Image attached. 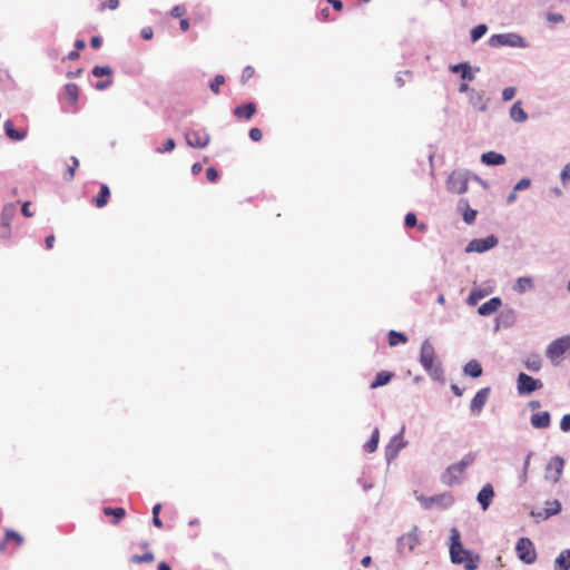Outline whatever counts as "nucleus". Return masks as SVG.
I'll return each mask as SVG.
<instances>
[{"mask_svg": "<svg viewBox=\"0 0 570 570\" xmlns=\"http://www.w3.org/2000/svg\"><path fill=\"white\" fill-rule=\"evenodd\" d=\"M463 372L465 375L472 379H476L482 375L483 371L481 364L478 361L471 360L464 365Z\"/></svg>", "mask_w": 570, "mask_h": 570, "instance_id": "nucleus-26", "label": "nucleus"}, {"mask_svg": "<svg viewBox=\"0 0 570 570\" xmlns=\"http://www.w3.org/2000/svg\"><path fill=\"white\" fill-rule=\"evenodd\" d=\"M380 440V431L375 428L372 432L370 440L364 444V450L368 453H373L376 451Z\"/></svg>", "mask_w": 570, "mask_h": 570, "instance_id": "nucleus-33", "label": "nucleus"}, {"mask_svg": "<svg viewBox=\"0 0 570 570\" xmlns=\"http://www.w3.org/2000/svg\"><path fill=\"white\" fill-rule=\"evenodd\" d=\"M102 511L106 517H112V523H118L126 514L124 508H105Z\"/></svg>", "mask_w": 570, "mask_h": 570, "instance_id": "nucleus-34", "label": "nucleus"}, {"mask_svg": "<svg viewBox=\"0 0 570 570\" xmlns=\"http://www.w3.org/2000/svg\"><path fill=\"white\" fill-rule=\"evenodd\" d=\"M11 541H13L17 547H20L23 543V538L13 530H7L3 541L0 542V552H4L7 543Z\"/></svg>", "mask_w": 570, "mask_h": 570, "instance_id": "nucleus-23", "label": "nucleus"}, {"mask_svg": "<svg viewBox=\"0 0 570 570\" xmlns=\"http://www.w3.org/2000/svg\"><path fill=\"white\" fill-rule=\"evenodd\" d=\"M186 144L193 148H205L209 141L210 136L208 132L204 131L203 134L197 130L187 129L185 131Z\"/></svg>", "mask_w": 570, "mask_h": 570, "instance_id": "nucleus-11", "label": "nucleus"}, {"mask_svg": "<svg viewBox=\"0 0 570 570\" xmlns=\"http://www.w3.org/2000/svg\"><path fill=\"white\" fill-rule=\"evenodd\" d=\"M490 393L491 389L489 386L483 387L476 392L470 404V411L473 415H479L482 412L484 405L488 402Z\"/></svg>", "mask_w": 570, "mask_h": 570, "instance_id": "nucleus-14", "label": "nucleus"}, {"mask_svg": "<svg viewBox=\"0 0 570 570\" xmlns=\"http://www.w3.org/2000/svg\"><path fill=\"white\" fill-rule=\"evenodd\" d=\"M483 92L481 91H476L475 89L474 90H471V94L469 95V102L471 104V106L479 110V111H485L487 110V104L483 102Z\"/></svg>", "mask_w": 570, "mask_h": 570, "instance_id": "nucleus-25", "label": "nucleus"}, {"mask_svg": "<svg viewBox=\"0 0 570 570\" xmlns=\"http://www.w3.org/2000/svg\"><path fill=\"white\" fill-rule=\"evenodd\" d=\"M65 90L67 96L70 98L72 102H76L79 97V88L76 83H67L65 86Z\"/></svg>", "mask_w": 570, "mask_h": 570, "instance_id": "nucleus-39", "label": "nucleus"}, {"mask_svg": "<svg viewBox=\"0 0 570 570\" xmlns=\"http://www.w3.org/2000/svg\"><path fill=\"white\" fill-rule=\"evenodd\" d=\"M570 350V335H563L553 340L546 350V355L551 362H556Z\"/></svg>", "mask_w": 570, "mask_h": 570, "instance_id": "nucleus-7", "label": "nucleus"}, {"mask_svg": "<svg viewBox=\"0 0 570 570\" xmlns=\"http://www.w3.org/2000/svg\"><path fill=\"white\" fill-rule=\"evenodd\" d=\"M29 206H30V202H26L22 204V207H21V213L26 217H31L33 215V213L30 212Z\"/></svg>", "mask_w": 570, "mask_h": 570, "instance_id": "nucleus-61", "label": "nucleus"}, {"mask_svg": "<svg viewBox=\"0 0 570 570\" xmlns=\"http://www.w3.org/2000/svg\"><path fill=\"white\" fill-rule=\"evenodd\" d=\"M523 364L527 370L539 372L542 367V358L539 354H531L523 361Z\"/></svg>", "mask_w": 570, "mask_h": 570, "instance_id": "nucleus-29", "label": "nucleus"}, {"mask_svg": "<svg viewBox=\"0 0 570 570\" xmlns=\"http://www.w3.org/2000/svg\"><path fill=\"white\" fill-rule=\"evenodd\" d=\"M248 136L253 141H259L263 137V134L259 128L254 127L249 129Z\"/></svg>", "mask_w": 570, "mask_h": 570, "instance_id": "nucleus-53", "label": "nucleus"}, {"mask_svg": "<svg viewBox=\"0 0 570 570\" xmlns=\"http://www.w3.org/2000/svg\"><path fill=\"white\" fill-rule=\"evenodd\" d=\"M560 430L562 432L570 431V414H564L560 421Z\"/></svg>", "mask_w": 570, "mask_h": 570, "instance_id": "nucleus-54", "label": "nucleus"}, {"mask_svg": "<svg viewBox=\"0 0 570 570\" xmlns=\"http://www.w3.org/2000/svg\"><path fill=\"white\" fill-rule=\"evenodd\" d=\"M560 180L563 186H567L570 181V163L566 164L560 173Z\"/></svg>", "mask_w": 570, "mask_h": 570, "instance_id": "nucleus-47", "label": "nucleus"}, {"mask_svg": "<svg viewBox=\"0 0 570 570\" xmlns=\"http://www.w3.org/2000/svg\"><path fill=\"white\" fill-rule=\"evenodd\" d=\"M499 244L495 235H489L484 238H473L465 247V253H485Z\"/></svg>", "mask_w": 570, "mask_h": 570, "instance_id": "nucleus-8", "label": "nucleus"}, {"mask_svg": "<svg viewBox=\"0 0 570 570\" xmlns=\"http://www.w3.org/2000/svg\"><path fill=\"white\" fill-rule=\"evenodd\" d=\"M547 20L551 23H560L564 21V17L563 14L558 12H549L547 14Z\"/></svg>", "mask_w": 570, "mask_h": 570, "instance_id": "nucleus-51", "label": "nucleus"}, {"mask_svg": "<svg viewBox=\"0 0 570 570\" xmlns=\"http://www.w3.org/2000/svg\"><path fill=\"white\" fill-rule=\"evenodd\" d=\"M203 170V166L200 163H195L193 166H191V174L193 175H198L200 174V171Z\"/></svg>", "mask_w": 570, "mask_h": 570, "instance_id": "nucleus-64", "label": "nucleus"}, {"mask_svg": "<svg viewBox=\"0 0 570 570\" xmlns=\"http://www.w3.org/2000/svg\"><path fill=\"white\" fill-rule=\"evenodd\" d=\"M102 45V39L98 36H95L90 39V46L94 48V49H99Z\"/></svg>", "mask_w": 570, "mask_h": 570, "instance_id": "nucleus-60", "label": "nucleus"}, {"mask_svg": "<svg viewBox=\"0 0 570 570\" xmlns=\"http://www.w3.org/2000/svg\"><path fill=\"white\" fill-rule=\"evenodd\" d=\"M542 386L543 383L539 379H534L523 372H520L517 377V391L519 395H530L542 389Z\"/></svg>", "mask_w": 570, "mask_h": 570, "instance_id": "nucleus-6", "label": "nucleus"}, {"mask_svg": "<svg viewBox=\"0 0 570 570\" xmlns=\"http://www.w3.org/2000/svg\"><path fill=\"white\" fill-rule=\"evenodd\" d=\"M534 287L533 278L530 276H522L517 278L512 288L515 293L522 295Z\"/></svg>", "mask_w": 570, "mask_h": 570, "instance_id": "nucleus-21", "label": "nucleus"}, {"mask_svg": "<svg viewBox=\"0 0 570 570\" xmlns=\"http://www.w3.org/2000/svg\"><path fill=\"white\" fill-rule=\"evenodd\" d=\"M470 178L482 183L479 176L472 175L469 170H453L446 179V188L450 193L464 194L468 191V184Z\"/></svg>", "mask_w": 570, "mask_h": 570, "instance_id": "nucleus-4", "label": "nucleus"}, {"mask_svg": "<svg viewBox=\"0 0 570 570\" xmlns=\"http://www.w3.org/2000/svg\"><path fill=\"white\" fill-rule=\"evenodd\" d=\"M254 73H255V70L252 66L245 67L243 70L242 77H240L242 83H245L249 78H252L254 76Z\"/></svg>", "mask_w": 570, "mask_h": 570, "instance_id": "nucleus-52", "label": "nucleus"}, {"mask_svg": "<svg viewBox=\"0 0 570 570\" xmlns=\"http://www.w3.org/2000/svg\"><path fill=\"white\" fill-rule=\"evenodd\" d=\"M530 423L534 429H547L551 423V415L548 411L538 412L531 415Z\"/></svg>", "mask_w": 570, "mask_h": 570, "instance_id": "nucleus-17", "label": "nucleus"}, {"mask_svg": "<svg viewBox=\"0 0 570 570\" xmlns=\"http://www.w3.org/2000/svg\"><path fill=\"white\" fill-rule=\"evenodd\" d=\"M510 117L515 122H524L528 120V114L522 108V102L520 100L515 101L510 108Z\"/></svg>", "mask_w": 570, "mask_h": 570, "instance_id": "nucleus-22", "label": "nucleus"}, {"mask_svg": "<svg viewBox=\"0 0 570 570\" xmlns=\"http://www.w3.org/2000/svg\"><path fill=\"white\" fill-rule=\"evenodd\" d=\"M517 89L514 87H507L502 91L503 101H510L514 98Z\"/></svg>", "mask_w": 570, "mask_h": 570, "instance_id": "nucleus-49", "label": "nucleus"}, {"mask_svg": "<svg viewBox=\"0 0 570 570\" xmlns=\"http://www.w3.org/2000/svg\"><path fill=\"white\" fill-rule=\"evenodd\" d=\"M91 73L97 77H110L112 75V69L109 66H95L91 70Z\"/></svg>", "mask_w": 570, "mask_h": 570, "instance_id": "nucleus-38", "label": "nucleus"}, {"mask_svg": "<svg viewBox=\"0 0 570 570\" xmlns=\"http://www.w3.org/2000/svg\"><path fill=\"white\" fill-rule=\"evenodd\" d=\"M154 554L151 552H146L144 554H134L131 558H130V561L132 563H142V562H153L154 561Z\"/></svg>", "mask_w": 570, "mask_h": 570, "instance_id": "nucleus-40", "label": "nucleus"}, {"mask_svg": "<svg viewBox=\"0 0 570 570\" xmlns=\"http://www.w3.org/2000/svg\"><path fill=\"white\" fill-rule=\"evenodd\" d=\"M140 36L145 40H150L154 36V31L150 27H145L140 31Z\"/></svg>", "mask_w": 570, "mask_h": 570, "instance_id": "nucleus-57", "label": "nucleus"}, {"mask_svg": "<svg viewBox=\"0 0 570 570\" xmlns=\"http://www.w3.org/2000/svg\"><path fill=\"white\" fill-rule=\"evenodd\" d=\"M488 31V26L485 23H480L471 29L470 37L471 41L474 43L479 41Z\"/></svg>", "mask_w": 570, "mask_h": 570, "instance_id": "nucleus-37", "label": "nucleus"}, {"mask_svg": "<svg viewBox=\"0 0 570 570\" xmlns=\"http://www.w3.org/2000/svg\"><path fill=\"white\" fill-rule=\"evenodd\" d=\"M110 197V189L106 184L100 186L98 195L95 197L94 203L96 207L102 208L108 204Z\"/></svg>", "mask_w": 570, "mask_h": 570, "instance_id": "nucleus-27", "label": "nucleus"}, {"mask_svg": "<svg viewBox=\"0 0 570 570\" xmlns=\"http://www.w3.org/2000/svg\"><path fill=\"white\" fill-rule=\"evenodd\" d=\"M3 128L7 137L11 140L21 141L27 136V131L24 129H16L12 120L10 119L4 121Z\"/></svg>", "mask_w": 570, "mask_h": 570, "instance_id": "nucleus-19", "label": "nucleus"}, {"mask_svg": "<svg viewBox=\"0 0 570 570\" xmlns=\"http://www.w3.org/2000/svg\"><path fill=\"white\" fill-rule=\"evenodd\" d=\"M112 85L111 79L100 80L95 83V89L97 90H105L109 88Z\"/></svg>", "mask_w": 570, "mask_h": 570, "instance_id": "nucleus-55", "label": "nucleus"}, {"mask_svg": "<svg viewBox=\"0 0 570 570\" xmlns=\"http://www.w3.org/2000/svg\"><path fill=\"white\" fill-rule=\"evenodd\" d=\"M71 161H72V165H70L68 167V170L63 176L65 180H67V181H69L73 178L75 171H76L77 167L79 166V160L77 157L72 156Z\"/></svg>", "mask_w": 570, "mask_h": 570, "instance_id": "nucleus-44", "label": "nucleus"}, {"mask_svg": "<svg viewBox=\"0 0 570 570\" xmlns=\"http://www.w3.org/2000/svg\"><path fill=\"white\" fill-rule=\"evenodd\" d=\"M570 569V549L562 551L554 561V570Z\"/></svg>", "mask_w": 570, "mask_h": 570, "instance_id": "nucleus-28", "label": "nucleus"}, {"mask_svg": "<svg viewBox=\"0 0 570 570\" xmlns=\"http://www.w3.org/2000/svg\"><path fill=\"white\" fill-rule=\"evenodd\" d=\"M553 504L556 505L553 509H544L542 511H531V514L537 518V520H544L549 518L550 515L559 512L560 510V503L559 501H553Z\"/></svg>", "mask_w": 570, "mask_h": 570, "instance_id": "nucleus-36", "label": "nucleus"}, {"mask_svg": "<svg viewBox=\"0 0 570 570\" xmlns=\"http://www.w3.org/2000/svg\"><path fill=\"white\" fill-rule=\"evenodd\" d=\"M420 544L417 528L414 527L409 533L399 538L397 547L400 552H412Z\"/></svg>", "mask_w": 570, "mask_h": 570, "instance_id": "nucleus-13", "label": "nucleus"}, {"mask_svg": "<svg viewBox=\"0 0 570 570\" xmlns=\"http://www.w3.org/2000/svg\"><path fill=\"white\" fill-rule=\"evenodd\" d=\"M564 461L561 456H552L546 466V480L556 483L561 476Z\"/></svg>", "mask_w": 570, "mask_h": 570, "instance_id": "nucleus-12", "label": "nucleus"}, {"mask_svg": "<svg viewBox=\"0 0 570 570\" xmlns=\"http://www.w3.org/2000/svg\"><path fill=\"white\" fill-rule=\"evenodd\" d=\"M404 428L395 434L389 444L385 446V459L390 464L400 453L402 449H404L407 444L406 441L403 440Z\"/></svg>", "mask_w": 570, "mask_h": 570, "instance_id": "nucleus-10", "label": "nucleus"}, {"mask_svg": "<svg viewBox=\"0 0 570 570\" xmlns=\"http://www.w3.org/2000/svg\"><path fill=\"white\" fill-rule=\"evenodd\" d=\"M233 112L239 119L249 120L256 112V105L254 102H244L237 106Z\"/></svg>", "mask_w": 570, "mask_h": 570, "instance_id": "nucleus-18", "label": "nucleus"}, {"mask_svg": "<svg viewBox=\"0 0 570 570\" xmlns=\"http://www.w3.org/2000/svg\"><path fill=\"white\" fill-rule=\"evenodd\" d=\"M514 321V312L512 309H509L507 312L500 313V315L497 317V330L500 326L509 327L512 325Z\"/></svg>", "mask_w": 570, "mask_h": 570, "instance_id": "nucleus-31", "label": "nucleus"}, {"mask_svg": "<svg viewBox=\"0 0 570 570\" xmlns=\"http://www.w3.org/2000/svg\"><path fill=\"white\" fill-rule=\"evenodd\" d=\"M387 338L390 346H396L399 344H404L407 342V336L404 333L394 330H391L389 332Z\"/></svg>", "mask_w": 570, "mask_h": 570, "instance_id": "nucleus-32", "label": "nucleus"}, {"mask_svg": "<svg viewBox=\"0 0 570 570\" xmlns=\"http://www.w3.org/2000/svg\"><path fill=\"white\" fill-rule=\"evenodd\" d=\"M449 69L453 73H460L463 80L471 81L474 79V73L472 71L471 65L468 61L451 65Z\"/></svg>", "mask_w": 570, "mask_h": 570, "instance_id": "nucleus-15", "label": "nucleus"}, {"mask_svg": "<svg viewBox=\"0 0 570 570\" xmlns=\"http://www.w3.org/2000/svg\"><path fill=\"white\" fill-rule=\"evenodd\" d=\"M484 297V293L480 289H473L470 292L466 303L471 306H474L478 304V302Z\"/></svg>", "mask_w": 570, "mask_h": 570, "instance_id": "nucleus-41", "label": "nucleus"}, {"mask_svg": "<svg viewBox=\"0 0 570 570\" xmlns=\"http://www.w3.org/2000/svg\"><path fill=\"white\" fill-rule=\"evenodd\" d=\"M394 374L389 371H381L375 375V379L371 382L370 387L371 389H377L381 386H384L391 382Z\"/></svg>", "mask_w": 570, "mask_h": 570, "instance_id": "nucleus-24", "label": "nucleus"}, {"mask_svg": "<svg viewBox=\"0 0 570 570\" xmlns=\"http://www.w3.org/2000/svg\"><path fill=\"white\" fill-rule=\"evenodd\" d=\"M532 452H529L524 459V462H523V466H522V474L523 476L527 475V472H528V469H529V465H530V460H531V456H532Z\"/></svg>", "mask_w": 570, "mask_h": 570, "instance_id": "nucleus-59", "label": "nucleus"}, {"mask_svg": "<svg viewBox=\"0 0 570 570\" xmlns=\"http://www.w3.org/2000/svg\"><path fill=\"white\" fill-rule=\"evenodd\" d=\"M435 357L434 346L429 338L424 340L421 345L419 362L433 381L444 382V371L441 363L434 365Z\"/></svg>", "mask_w": 570, "mask_h": 570, "instance_id": "nucleus-2", "label": "nucleus"}, {"mask_svg": "<svg viewBox=\"0 0 570 570\" xmlns=\"http://www.w3.org/2000/svg\"><path fill=\"white\" fill-rule=\"evenodd\" d=\"M502 305V299L498 296L490 298L485 303H483L479 308L478 313L481 316H489L495 313Z\"/></svg>", "mask_w": 570, "mask_h": 570, "instance_id": "nucleus-16", "label": "nucleus"}, {"mask_svg": "<svg viewBox=\"0 0 570 570\" xmlns=\"http://www.w3.org/2000/svg\"><path fill=\"white\" fill-rule=\"evenodd\" d=\"M481 161L487 166H500L505 164V157L497 151H487L481 155Z\"/></svg>", "mask_w": 570, "mask_h": 570, "instance_id": "nucleus-20", "label": "nucleus"}, {"mask_svg": "<svg viewBox=\"0 0 570 570\" xmlns=\"http://www.w3.org/2000/svg\"><path fill=\"white\" fill-rule=\"evenodd\" d=\"M462 205L465 206V210L463 212V220L466 224H472L475 220V217H476V214H478L476 210L470 208L469 203H468L466 199H463V198L460 199L459 206L461 207Z\"/></svg>", "mask_w": 570, "mask_h": 570, "instance_id": "nucleus-35", "label": "nucleus"}, {"mask_svg": "<svg viewBox=\"0 0 570 570\" xmlns=\"http://www.w3.org/2000/svg\"><path fill=\"white\" fill-rule=\"evenodd\" d=\"M17 208L16 205L12 203L6 204L1 212V223L2 224H11V220L16 216Z\"/></svg>", "mask_w": 570, "mask_h": 570, "instance_id": "nucleus-30", "label": "nucleus"}, {"mask_svg": "<svg viewBox=\"0 0 570 570\" xmlns=\"http://www.w3.org/2000/svg\"><path fill=\"white\" fill-rule=\"evenodd\" d=\"M494 497V489L490 483L483 485L475 499H492Z\"/></svg>", "mask_w": 570, "mask_h": 570, "instance_id": "nucleus-42", "label": "nucleus"}, {"mask_svg": "<svg viewBox=\"0 0 570 570\" xmlns=\"http://www.w3.org/2000/svg\"><path fill=\"white\" fill-rule=\"evenodd\" d=\"M471 90H474V88H471L468 83L463 82L459 87L460 92H465L468 96L471 94Z\"/></svg>", "mask_w": 570, "mask_h": 570, "instance_id": "nucleus-63", "label": "nucleus"}, {"mask_svg": "<svg viewBox=\"0 0 570 570\" xmlns=\"http://www.w3.org/2000/svg\"><path fill=\"white\" fill-rule=\"evenodd\" d=\"M326 2L332 4L336 11H341L343 9V2L341 0H326Z\"/></svg>", "mask_w": 570, "mask_h": 570, "instance_id": "nucleus-62", "label": "nucleus"}, {"mask_svg": "<svg viewBox=\"0 0 570 570\" xmlns=\"http://www.w3.org/2000/svg\"><path fill=\"white\" fill-rule=\"evenodd\" d=\"M206 178L208 179V181L210 183H216L217 179L219 178V173L218 170L215 168V167H208L206 169Z\"/></svg>", "mask_w": 570, "mask_h": 570, "instance_id": "nucleus-48", "label": "nucleus"}, {"mask_svg": "<svg viewBox=\"0 0 570 570\" xmlns=\"http://www.w3.org/2000/svg\"><path fill=\"white\" fill-rule=\"evenodd\" d=\"M175 146H176L175 140H174L173 138H168V139L164 142L163 147H158V148L156 149V151H157V153H159V154H163V153H169V151L174 150Z\"/></svg>", "mask_w": 570, "mask_h": 570, "instance_id": "nucleus-45", "label": "nucleus"}, {"mask_svg": "<svg viewBox=\"0 0 570 570\" xmlns=\"http://www.w3.org/2000/svg\"><path fill=\"white\" fill-rule=\"evenodd\" d=\"M475 460V454L466 453L459 462L453 463L446 468L441 476V481L446 485L460 483L462 475L466 468H469Z\"/></svg>", "mask_w": 570, "mask_h": 570, "instance_id": "nucleus-3", "label": "nucleus"}, {"mask_svg": "<svg viewBox=\"0 0 570 570\" xmlns=\"http://www.w3.org/2000/svg\"><path fill=\"white\" fill-rule=\"evenodd\" d=\"M489 46L493 48L511 47V48H528L529 43L525 39L515 32L495 33L489 38Z\"/></svg>", "mask_w": 570, "mask_h": 570, "instance_id": "nucleus-5", "label": "nucleus"}, {"mask_svg": "<svg viewBox=\"0 0 570 570\" xmlns=\"http://www.w3.org/2000/svg\"><path fill=\"white\" fill-rule=\"evenodd\" d=\"M531 186V180L529 178L520 179L513 187L514 191H521L528 189Z\"/></svg>", "mask_w": 570, "mask_h": 570, "instance_id": "nucleus-50", "label": "nucleus"}, {"mask_svg": "<svg viewBox=\"0 0 570 570\" xmlns=\"http://www.w3.org/2000/svg\"><path fill=\"white\" fill-rule=\"evenodd\" d=\"M10 234V225L8 224H0V237L7 238Z\"/></svg>", "mask_w": 570, "mask_h": 570, "instance_id": "nucleus-58", "label": "nucleus"}, {"mask_svg": "<svg viewBox=\"0 0 570 570\" xmlns=\"http://www.w3.org/2000/svg\"><path fill=\"white\" fill-rule=\"evenodd\" d=\"M225 82V77L223 75H216L212 82L209 83V88L214 94H219V87Z\"/></svg>", "mask_w": 570, "mask_h": 570, "instance_id": "nucleus-43", "label": "nucleus"}, {"mask_svg": "<svg viewBox=\"0 0 570 570\" xmlns=\"http://www.w3.org/2000/svg\"><path fill=\"white\" fill-rule=\"evenodd\" d=\"M186 12V9L184 6H175L171 11H170V14L174 17V18H179L181 17L183 14H185Z\"/></svg>", "mask_w": 570, "mask_h": 570, "instance_id": "nucleus-56", "label": "nucleus"}, {"mask_svg": "<svg viewBox=\"0 0 570 570\" xmlns=\"http://www.w3.org/2000/svg\"><path fill=\"white\" fill-rule=\"evenodd\" d=\"M450 540L451 561L453 563L463 564L466 570H475L479 566L480 558L463 548L460 532L456 528L451 529Z\"/></svg>", "mask_w": 570, "mask_h": 570, "instance_id": "nucleus-1", "label": "nucleus"}, {"mask_svg": "<svg viewBox=\"0 0 570 570\" xmlns=\"http://www.w3.org/2000/svg\"><path fill=\"white\" fill-rule=\"evenodd\" d=\"M515 551L521 561L531 564L537 559V552L532 541L529 538H521L517 542Z\"/></svg>", "mask_w": 570, "mask_h": 570, "instance_id": "nucleus-9", "label": "nucleus"}, {"mask_svg": "<svg viewBox=\"0 0 570 570\" xmlns=\"http://www.w3.org/2000/svg\"><path fill=\"white\" fill-rule=\"evenodd\" d=\"M417 225V217L414 213L410 212L404 217V226L406 228H413Z\"/></svg>", "mask_w": 570, "mask_h": 570, "instance_id": "nucleus-46", "label": "nucleus"}]
</instances>
